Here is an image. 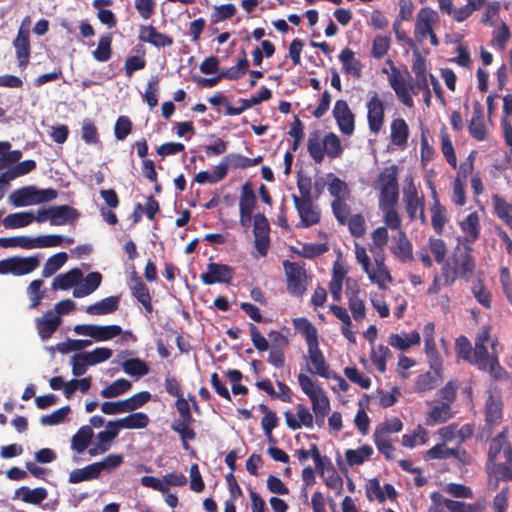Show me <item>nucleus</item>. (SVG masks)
Returning a JSON list of instances; mask_svg holds the SVG:
<instances>
[{
  "label": "nucleus",
  "instance_id": "obj_1",
  "mask_svg": "<svg viewBox=\"0 0 512 512\" xmlns=\"http://www.w3.org/2000/svg\"><path fill=\"white\" fill-rule=\"evenodd\" d=\"M372 243L369 245V251L373 257V263L364 246L355 243V257L362 270L366 273L368 279L376 284L380 290H386L387 284L393 281V278L385 264L384 248L388 243L389 234L386 227H377L371 234Z\"/></svg>",
  "mask_w": 512,
  "mask_h": 512
},
{
  "label": "nucleus",
  "instance_id": "obj_2",
  "mask_svg": "<svg viewBox=\"0 0 512 512\" xmlns=\"http://www.w3.org/2000/svg\"><path fill=\"white\" fill-rule=\"evenodd\" d=\"M487 465L502 480H512V447L507 442L505 431L491 439L488 448Z\"/></svg>",
  "mask_w": 512,
  "mask_h": 512
},
{
  "label": "nucleus",
  "instance_id": "obj_3",
  "mask_svg": "<svg viewBox=\"0 0 512 512\" xmlns=\"http://www.w3.org/2000/svg\"><path fill=\"white\" fill-rule=\"evenodd\" d=\"M307 149L311 158L320 164L327 155L331 159L339 158L343 153L340 138L333 132L326 134L323 139L318 132L309 135Z\"/></svg>",
  "mask_w": 512,
  "mask_h": 512
},
{
  "label": "nucleus",
  "instance_id": "obj_4",
  "mask_svg": "<svg viewBox=\"0 0 512 512\" xmlns=\"http://www.w3.org/2000/svg\"><path fill=\"white\" fill-rule=\"evenodd\" d=\"M375 188L379 191L378 204L398 202V167L396 165L385 167L377 176Z\"/></svg>",
  "mask_w": 512,
  "mask_h": 512
},
{
  "label": "nucleus",
  "instance_id": "obj_5",
  "mask_svg": "<svg viewBox=\"0 0 512 512\" xmlns=\"http://www.w3.org/2000/svg\"><path fill=\"white\" fill-rule=\"evenodd\" d=\"M56 197L57 191L52 188L40 190L34 186H26L13 191L9 196V201L15 207H25L49 202Z\"/></svg>",
  "mask_w": 512,
  "mask_h": 512
},
{
  "label": "nucleus",
  "instance_id": "obj_6",
  "mask_svg": "<svg viewBox=\"0 0 512 512\" xmlns=\"http://www.w3.org/2000/svg\"><path fill=\"white\" fill-rule=\"evenodd\" d=\"M439 23L438 13L430 7L421 8L417 14L414 25V36L422 42L429 38L433 46L439 45V40L434 33V27Z\"/></svg>",
  "mask_w": 512,
  "mask_h": 512
},
{
  "label": "nucleus",
  "instance_id": "obj_7",
  "mask_svg": "<svg viewBox=\"0 0 512 512\" xmlns=\"http://www.w3.org/2000/svg\"><path fill=\"white\" fill-rule=\"evenodd\" d=\"M40 257L38 255L28 257H10L0 260V274H13L23 276L33 272L39 267Z\"/></svg>",
  "mask_w": 512,
  "mask_h": 512
},
{
  "label": "nucleus",
  "instance_id": "obj_8",
  "mask_svg": "<svg viewBox=\"0 0 512 512\" xmlns=\"http://www.w3.org/2000/svg\"><path fill=\"white\" fill-rule=\"evenodd\" d=\"M490 339V328L482 326L474 340V350L472 354L471 364L478 367L480 370H486L488 361L491 359V353L488 352L487 346Z\"/></svg>",
  "mask_w": 512,
  "mask_h": 512
},
{
  "label": "nucleus",
  "instance_id": "obj_9",
  "mask_svg": "<svg viewBox=\"0 0 512 512\" xmlns=\"http://www.w3.org/2000/svg\"><path fill=\"white\" fill-rule=\"evenodd\" d=\"M285 274L287 277V289L295 295L301 296L306 291V271L298 263H284Z\"/></svg>",
  "mask_w": 512,
  "mask_h": 512
},
{
  "label": "nucleus",
  "instance_id": "obj_10",
  "mask_svg": "<svg viewBox=\"0 0 512 512\" xmlns=\"http://www.w3.org/2000/svg\"><path fill=\"white\" fill-rule=\"evenodd\" d=\"M366 109L369 130L373 134H378L384 125L385 108L383 101L376 92L372 94L366 103Z\"/></svg>",
  "mask_w": 512,
  "mask_h": 512
},
{
  "label": "nucleus",
  "instance_id": "obj_11",
  "mask_svg": "<svg viewBox=\"0 0 512 512\" xmlns=\"http://www.w3.org/2000/svg\"><path fill=\"white\" fill-rule=\"evenodd\" d=\"M389 84L394 90L397 98L403 105H405L408 108H412L414 106L411 82L408 83L406 79L402 76L401 72L395 66H392L391 68Z\"/></svg>",
  "mask_w": 512,
  "mask_h": 512
},
{
  "label": "nucleus",
  "instance_id": "obj_12",
  "mask_svg": "<svg viewBox=\"0 0 512 512\" xmlns=\"http://www.w3.org/2000/svg\"><path fill=\"white\" fill-rule=\"evenodd\" d=\"M295 208L300 217V225L302 227H310L320 221V211L313 204L312 199H298L297 195H292Z\"/></svg>",
  "mask_w": 512,
  "mask_h": 512
},
{
  "label": "nucleus",
  "instance_id": "obj_13",
  "mask_svg": "<svg viewBox=\"0 0 512 512\" xmlns=\"http://www.w3.org/2000/svg\"><path fill=\"white\" fill-rule=\"evenodd\" d=\"M285 422L291 430H299L302 427L312 429L314 426V417L309 408L304 404L296 405V413L291 411L284 412Z\"/></svg>",
  "mask_w": 512,
  "mask_h": 512
},
{
  "label": "nucleus",
  "instance_id": "obj_14",
  "mask_svg": "<svg viewBox=\"0 0 512 512\" xmlns=\"http://www.w3.org/2000/svg\"><path fill=\"white\" fill-rule=\"evenodd\" d=\"M333 116L341 133L347 136L353 134L355 129L354 115L345 100L336 101Z\"/></svg>",
  "mask_w": 512,
  "mask_h": 512
},
{
  "label": "nucleus",
  "instance_id": "obj_15",
  "mask_svg": "<svg viewBox=\"0 0 512 512\" xmlns=\"http://www.w3.org/2000/svg\"><path fill=\"white\" fill-rule=\"evenodd\" d=\"M233 277V268L225 264L211 262L207 266L206 273L201 274L200 279L205 285L215 283H229Z\"/></svg>",
  "mask_w": 512,
  "mask_h": 512
},
{
  "label": "nucleus",
  "instance_id": "obj_16",
  "mask_svg": "<svg viewBox=\"0 0 512 512\" xmlns=\"http://www.w3.org/2000/svg\"><path fill=\"white\" fill-rule=\"evenodd\" d=\"M35 324L41 340L47 341L61 326L62 318L52 310H47L41 317L35 319Z\"/></svg>",
  "mask_w": 512,
  "mask_h": 512
},
{
  "label": "nucleus",
  "instance_id": "obj_17",
  "mask_svg": "<svg viewBox=\"0 0 512 512\" xmlns=\"http://www.w3.org/2000/svg\"><path fill=\"white\" fill-rule=\"evenodd\" d=\"M412 72L415 75V79L411 82V90L414 95L419 93V89H426L429 85L431 73L427 72L426 59L419 53H414V60L412 63Z\"/></svg>",
  "mask_w": 512,
  "mask_h": 512
},
{
  "label": "nucleus",
  "instance_id": "obj_18",
  "mask_svg": "<svg viewBox=\"0 0 512 512\" xmlns=\"http://www.w3.org/2000/svg\"><path fill=\"white\" fill-rule=\"evenodd\" d=\"M469 134L477 141H484L488 136V129L484 121L483 106L480 102L473 104L472 117L468 124Z\"/></svg>",
  "mask_w": 512,
  "mask_h": 512
},
{
  "label": "nucleus",
  "instance_id": "obj_19",
  "mask_svg": "<svg viewBox=\"0 0 512 512\" xmlns=\"http://www.w3.org/2000/svg\"><path fill=\"white\" fill-rule=\"evenodd\" d=\"M138 39L141 42L149 43L156 48L169 47L173 44V39L169 35L160 33L154 26L141 25L139 28Z\"/></svg>",
  "mask_w": 512,
  "mask_h": 512
},
{
  "label": "nucleus",
  "instance_id": "obj_20",
  "mask_svg": "<svg viewBox=\"0 0 512 512\" xmlns=\"http://www.w3.org/2000/svg\"><path fill=\"white\" fill-rule=\"evenodd\" d=\"M255 204L256 196L249 185L245 184L242 187L239 200L240 222L243 226L250 223Z\"/></svg>",
  "mask_w": 512,
  "mask_h": 512
},
{
  "label": "nucleus",
  "instance_id": "obj_21",
  "mask_svg": "<svg viewBox=\"0 0 512 512\" xmlns=\"http://www.w3.org/2000/svg\"><path fill=\"white\" fill-rule=\"evenodd\" d=\"M308 346V358L312 366L310 372L321 377L329 378V369L325 361L324 355L319 349V341L312 342Z\"/></svg>",
  "mask_w": 512,
  "mask_h": 512
},
{
  "label": "nucleus",
  "instance_id": "obj_22",
  "mask_svg": "<svg viewBox=\"0 0 512 512\" xmlns=\"http://www.w3.org/2000/svg\"><path fill=\"white\" fill-rule=\"evenodd\" d=\"M463 239L467 243H474L480 236V217L477 212H471L459 222Z\"/></svg>",
  "mask_w": 512,
  "mask_h": 512
},
{
  "label": "nucleus",
  "instance_id": "obj_23",
  "mask_svg": "<svg viewBox=\"0 0 512 512\" xmlns=\"http://www.w3.org/2000/svg\"><path fill=\"white\" fill-rule=\"evenodd\" d=\"M393 239L395 245L391 247V252L402 262L411 261L413 259V248L406 232H397Z\"/></svg>",
  "mask_w": 512,
  "mask_h": 512
},
{
  "label": "nucleus",
  "instance_id": "obj_24",
  "mask_svg": "<svg viewBox=\"0 0 512 512\" xmlns=\"http://www.w3.org/2000/svg\"><path fill=\"white\" fill-rule=\"evenodd\" d=\"M83 279V273L78 268H73L66 273L56 276L51 284L53 290H68L76 287Z\"/></svg>",
  "mask_w": 512,
  "mask_h": 512
},
{
  "label": "nucleus",
  "instance_id": "obj_25",
  "mask_svg": "<svg viewBox=\"0 0 512 512\" xmlns=\"http://www.w3.org/2000/svg\"><path fill=\"white\" fill-rule=\"evenodd\" d=\"M409 127L403 118L393 119L390 124L391 143L401 149L407 146Z\"/></svg>",
  "mask_w": 512,
  "mask_h": 512
},
{
  "label": "nucleus",
  "instance_id": "obj_26",
  "mask_svg": "<svg viewBox=\"0 0 512 512\" xmlns=\"http://www.w3.org/2000/svg\"><path fill=\"white\" fill-rule=\"evenodd\" d=\"M13 47L15 49L18 67L23 71L28 66L30 59L31 46L29 35L17 34L16 38L13 40Z\"/></svg>",
  "mask_w": 512,
  "mask_h": 512
},
{
  "label": "nucleus",
  "instance_id": "obj_27",
  "mask_svg": "<svg viewBox=\"0 0 512 512\" xmlns=\"http://www.w3.org/2000/svg\"><path fill=\"white\" fill-rule=\"evenodd\" d=\"M298 383L302 392L310 399L311 404L327 396L320 384L306 374L300 373L298 375Z\"/></svg>",
  "mask_w": 512,
  "mask_h": 512
},
{
  "label": "nucleus",
  "instance_id": "obj_28",
  "mask_svg": "<svg viewBox=\"0 0 512 512\" xmlns=\"http://www.w3.org/2000/svg\"><path fill=\"white\" fill-rule=\"evenodd\" d=\"M398 202H389L378 204L379 209L383 214V222L385 224L384 227L391 230H396L397 232L403 231L401 229L402 220L399 213L396 210V204Z\"/></svg>",
  "mask_w": 512,
  "mask_h": 512
},
{
  "label": "nucleus",
  "instance_id": "obj_29",
  "mask_svg": "<svg viewBox=\"0 0 512 512\" xmlns=\"http://www.w3.org/2000/svg\"><path fill=\"white\" fill-rule=\"evenodd\" d=\"M73 290L75 298H83L92 294L100 286L102 282V275L99 272H90Z\"/></svg>",
  "mask_w": 512,
  "mask_h": 512
},
{
  "label": "nucleus",
  "instance_id": "obj_30",
  "mask_svg": "<svg viewBox=\"0 0 512 512\" xmlns=\"http://www.w3.org/2000/svg\"><path fill=\"white\" fill-rule=\"evenodd\" d=\"M420 340V334L417 331H413L409 334L393 333L389 336L388 343L400 351H405L411 346L418 345Z\"/></svg>",
  "mask_w": 512,
  "mask_h": 512
},
{
  "label": "nucleus",
  "instance_id": "obj_31",
  "mask_svg": "<svg viewBox=\"0 0 512 512\" xmlns=\"http://www.w3.org/2000/svg\"><path fill=\"white\" fill-rule=\"evenodd\" d=\"M47 490L43 487L31 489L22 486L15 491V497L21 499L23 502L33 505H38L47 498Z\"/></svg>",
  "mask_w": 512,
  "mask_h": 512
},
{
  "label": "nucleus",
  "instance_id": "obj_32",
  "mask_svg": "<svg viewBox=\"0 0 512 512\" xmlns=\"http://www.w3.org/2000/svg\"><path fill=\"white\" fill-rule=\"evenodd\" d=\"M51 225H64L78 218L76 209L68 205H59L51 207Z\"/></svg>",
  "mask_w": 512,
  "mask_h": 512
},
{
  "label": "nucleus",
  "instance_id": "obj_33",
  "mask_svg": "<svg viewBox=\"0 0 512 512\" xmlns=\"http://www.w3.org/2000/svg\"><path fill=\"white\" fill-rule=\"evenodd\" d=\"M339 60L342 63L345 73L356 78L361 77L362 65L360 61L355 58L354 52L351 49H343L339 55Z\"/></svg>",
  "mask_w": 512,
  "mask_h": 512
},
{
  "label": "nucleus",
  "instance_id": "obj_34",
  "mask_svg": "<svg viewBox=\"0 0 512 512\" xmlns=\"http://www.w3.org/2000/svg\"><path fill=\"white\" fill-rule=\"evenodd\" d=\"M118 429H142L149 424V417L143 412H136L114 420Z\"/></svg>",
  "mask_w": 512,
  "mask_h": 512
},
{
  "label": "nucleus",
  "instance_id": "obj_35",
  "mask_svg": "<svg viewBox=\"0 0 512 512\" xmlns=\"http://www.w3.org/2000/svg\"><path fill=\"white\" fill-rule=\"evenodd\" d=\"M119 297L110 296L102 299L85 308L86 313L90 315H106L111 314L118 309Z\"/></svg>",
  "mask_w": 512,
  "mask_h": 512
},
{
  "label": "nucleus",
  "instance_id": "obj_36",
  "mask_svg": "<svg viewBox=\"0 0 512 512\" xmlns=\"http://www.w3.org/2000/svg\"><path fill=\"white\" fill-rule=\"evenodd\" d=\"M359 290H348L346 292L348 299V307L355 321L361 322L366 317V306L362 299L358 296Z\"/></svg>",
  "mask_w": 512,
  "mask_h": 512
},
{
  "label": "nucleus",
  "instance_id": "obj_37",
  "mask_svg": "<svg viewBox=\"0 0 512 512\" xmlns=\"http://www.w3.org/2000/svg\"><path fill=\"white\" fill-rule=\"evenodd\" d=\"M94 435L93 429L88 426H82L71 439V448L77 453H83L90 444V441Z\"/></svg>",
  "mask_w": 512,
  "mask_h": 512
},
{
  "label": "nucleus",
  "instance_id": "obj_38",
  "mask_svg": "<svg viewBox=\"0 0 512 512\" xmlns=\"http://www.w3.org/2000/svg\"><path fill=\"white\" fill-rule=\"evenodd\" d=\"M374 450L369 445H362L357 449H347L345 458L349 466H358L369 460Z\"/></svg>",
  "mask_w": 512,
  "mask_h": 512
},
{
  "label": "nucleus",
  "instance_id": "obj_39",
  "mask_svg": "<svg viewBox=\"0 0 512 512\" xmlns=\"http://www.w3.org/2000/svg\"><path fill=\"white\" fill-rule=\"evenodd\" d=\"M328 191L334 200H348L350 197V190L345 181L334 176L332 173L328 174Z\"/></svg>",
  "mask_w": 512,
  "mask_h": 512
},
{
  "label": "nucleus",
  "instance_id": "obj_40",
  "mask_svg": "<svg viewBox=\"0 0 512 512\" xmlns=\"http://www.w3.org/2000/svg\"><path fill=\"white\" fill-rule=\"evenodd\" d=\"M34 221L32 212H17L7 215L3 219V225L7 229L26 227Z\"/></svg>",
  "mask_w": 512,
  "mask_h": 512
},
{
  "label": "nucleus",
  "instance_id": "obj_41",
  "mask_svg": "<svg viewBox=\"0 0 512 512\" xmlns=\"http://www.w3.org/2000/svg\"><path fill=\"white\" fill-rule=\"evenodd\" d=\"M452 416L451 407L448 403H441L435 405L426 418V424L433 426L435 424L443 423L449 420Z\"/></svg>",
  "mask_w": 512,
  "mask_h": 512
},
{
  "label": "nucleus",
  "instance_id": "obj_42",
  "mask_svg": "<svg viewBox=\"0 0 512 512\" xmlns=\"http://www.w3.org/2000/svg\"><path fill=\"white\" fill-rule=\"evenodd\" d=\"M100 476L98 466L92 463L84 468L75 469L69 474V483L76 484L83 481L97 479Z\"/></svg>",
  "mask_w": 512,
  "mask_h": 512
},
{
  "label": "nucleus",
  "instance_id": "obj_43",
  "mask_svg": "<svg viewBox=\"0 0 512 512\" xmlns=\"http://www.w3.org/2000/svg\"><path fill=\"white\" fill-rule=\"evenodd\" d=\"M132 387V383L125 379L119 378L113 381L110 385L101 390L100 395L103 398H116L128 392Z\"/></svg>",
  "mask_w": 512,
  "mask_h": 512
},
{
  "label": "nucleus",
  "instance_id": "obj_44",
  "mask_svg": "<svg viewBox=\"0 0 512 512\" xmlns=\"http://www.w3.org/2000/svg\"><path fill=\"white\" fill-rule=\"evenodd\" d=\"M502 401L500 397L490 395L486 401V421L489 424H496L502 418Z\"/></svg>",
  "mask_w": 512,
  "mask_h": 512
},
{
  "label": "nucleus",
  "instance_id": "obj_45",
  "mask_svg": "<svg viewBox=\"0 0 512 512\" xmlns=\"http://www.w3.org/2000/svg\"><path fill=\"white\" fill-rule=\"evenodd\" d=\"M123 371L132 377L140 378L149 372V367L143 360L139 358H131L122 362Z\"/></svg>",
  "mask_w": 512,
  "mask_h": 512
},
{
  "label": "nucleus",
  "instance_id": "obj_46",
  "mask_svg": "<svg viewBox=\"0 0 512 512\" xmlns=\"http://www.w3.org/2000/svg\"><path fill=\"white\" fill-rule=\"evenodd\" d=\"M225 160L228 162V165L231 168L245 169L260 164L263 161V156L258 155L254 158H248L237 153H231L225 157Z\"/></svg>",
  "mask_w": 512,
  "mask_h": 512
},
{
  "label": "nucleus",
  "instance_id": "obj_47",
  "mask_svg": "<svg viewBox=\"0 0 512 512\" xmlns=\"http://www.w3.org/2000/svg\"><path fill=\"white\" fill-rule=\"evenodd\" d=\"M492 201L496 215L512 229V204L499 195H493Z\"/></svg>",
  "mask_w": 512,
  "mask_h": 512
},
{
  "label": "nucleus",
  "instance_id": "obj_48",
  "mask_svg": "<svg viewBox=\"0 0 512 512\" xmlns=\"http://www.w3.org/2000/svg\"><path fill=\"white\" fill-rule=\"evenodd\" d=\"M295 329L301 333L307 345L318 340V332L315 326L304 317L296 318L293 320Z\"/></svg>",
  "mask_w": 512,
  "mask_h": 512
},
{
  "label": "nucleus",
  "instance_id": "obj_49",
  "mask_svg": "<svg viewBox=\"0 0 512 512\" xmlns=\"http://www.w3.org/2000/svg\"><path fill=\"white\" fill-rule=\"evenodd\" d=\"M428 441V431L421 426L411 433L402 436V445L407 448H414L418 445H424Z\"/></svg>",
  "mask_w": 512,
  "mask_h": 512
},
{
  "label": "nucleus",
  "instance_id": "obj_50",
  "mask_svg": "<svg viewBox=\"0 0 512 512\" xmlns=\"http://www.w3.org/2000/svg\"><path fill=\"white\" fill-rule=\"evenodd\" d=\"M391 357L390 349L385 345L373 346L371 349V360L381 373L386 371V361Z\"/></svg>",
  "mask_w": 512,
  "mask_h": 512
},
{
  "label": "nucleus",
  "instance_id": "obj_51",
  "mask_svg": "<svg viewBox=\"0 0 512 512\" xmlns=\"http://www.w3.org/2000/svg\"><path fill=\"white\" fill-rule=\"evenodd\" d=\"M68 256L65 252H59L49 257L43 267L42 276L48 278L56 273L67 261Z\"/></svg>",
  "mask_w": 512,
  "mask_h": 512
},
{
  "label": "nucleus",
  "instance_id": "obj_52",
  "mask_svg": "<svg viewBox=\"0 0 512 512\" xmlns=\"http://www.w3.org/2000/svg\"><path fill=\"white\" fill-rule=\"evenodd\" d=\"M44 282L41 279L33 280L27 287L26 293L31 300L29 309H37L45 296V291L42 290Z\"/></svg>",
  "mask_w": 512,
  "mask_h": 512
},
{
  "label": "nucleus",
  "instance_id": "obj_53",
  "mask_svg": "<svg viewBox=\"0 0 512 512\" xmlns=\"http://www.w3.org/2000/svg\"><path fill=\"white\" fill-rule=\"evenodd\" d=\"M374 443L387 460L394 459L395 447L392 444L390 436L383 435L381 433H373Z\"/></svg>",
  "mask_w": 512,
  "mask_h": 512
},
{
  "label": "nucleus",
  "instance_id": "obj_54",
  "mask_svg": "<svg viewBox=\"0 0 512 512\" xmlns=\"http://www.w3.org/2000/svg\"><path fill=\"white\" fill-rule=\"evenodd\" d=\"M0 247H19L26 250L34 249L33 237L30 236H15V237H2L0 238Z\"/></svg>",
  "mask_w": 512,
  "mask_h": 512
},
{
  "label": "nucleus",
  "instance_id": "obj_55",
  "mask_svg": "<svg viewBox=\"0 0 512 512\" xmlns=\"http://www.w3.org/2000/svg\"><path fill=\"white\" fill-rule=\"evenodd\" d=\"M248 67L249 62L246 59L245 53L243 52V57L239 59L237 65L232 66L228 69H223L220 72V77L222 79L236 80L247 72Z\"/></svg>",
  "mask_w": 512,
  "mask_h": 512
},
{
  "label": "nucleus",
  "instance_id": "obj_56",
  "mask_svg": "<svg viewBox=\"0 0 512 512\" xmlns=\"http://www.w3.org/2000/svg\"><path fill=\"white\" fill-rule=\"evenodd\" d=\"M312 459L320 476H325L328 471L334 468L330 458L322 456L316 444H312Z\"/></svg>",
  "mask_w": 512,
  "mask_h": 512
},
{
  "label": "nucleus",
  "instance_id": "obj_57",
  "mask_svg": "<svg viewBox=\"0 0 512 512\" xmlns=\"http://www.w3.org/2000/svg\"><path fill=\"white\" fill-rule=\"evenodd\" d=\"M70 406H63L51 414L43 415L40 417V424L43 426H54L65 421L68 414L70 413Z\"/></svg>",
  "mask_w": 512,
  "mask_h": 512
},
{
  "label": "nucleus",
  "instance_id": "obj_58",
  "mask_svg": "<svg viewBox=\"0 0 512 512\" xmlns=\"http://www.w3.org/2000/svg\"><path fill=\"white\" fill-rule=\"evenodd\" d=\"M446 221V209L439 202H435L431 207V224L434 230L441 233Z\"/></svg>",
  "mask_w": 512,
  "mask_h": 512
},
{
  "label": "nucleus",
  "instance_id": "obj_59",
  "mask_svg": "<svg viewBox=\"0 0 512 512\" xmlns=\"http://www.w3.org/2000/svg\"><path fill=\"white\" fill-rule=\"evenodd\" d=\"M111 43L112 38L110 35L102 36L99 39L96 50L93 51V57L99 62H106L111 57Z\"/></svg>",
  "mask_w": 512,
  "mask_h": 512
},
{
  "label": "nucleus",
  "instance_id": "obj_60",
  "mask_svg": "<svg viewBox=\"0 0 512 512\" xmlns=\"http://www.w3.org/2000/svg\"><path fill=\"white\" fill-rule=\"evenodd\" d=\"M391 38L388 35H377L372 43L371 55L376 59L383 58L390 49Z\"/></svg>",
  "mask_w": 512,
  "mask_h": 512
},
{
  "label": "nucleus",
  "instance_id": "obj_61",
  "mask_svg": "<svg viewBox=\"0 0 512 512\" xmlns=\"http://www.w3.org/2000/svg\"><path fill=\"white\" fill-rule=\"evenodd\" d=\"M119 429L117 425L115 424V421H108L106 424V429L103 431H100L97 434V441L98 444L104 447H108V450L110 449L111 442L118 436Z\"/></svg>",
  "mask_w": 512,
  "mask_h": 512
},
{
  "label": "nucleus",
  "instance_id": "obj_62",
  "mask_svg": "<svg viewBox=\"0 0 512 512\" xmlns=\"http://www.w3.org/2000/svg\"><path fill=\"white\" fill-rule=\"evenodd\" d=\"M455 262L458 265L460 277L468 281L475 268L472 257L468 253H464L456 257Z\"/></svg>",
  "mask_w": 512,
  "mask_h": 512
},
{
  "label": "nucleus",
  "instance_id": "obj_63",
  "mask_svg": "<svg viewBox=\"0 0 512 512\" xmlns=\"http://www.w3.org/2000/svg\"><path fill=\"white\" fill-rule=\"evenodd\" d=\"M70 365L72 367V374L75 377L84 375L87 371L90 362L84 352L74 354L70 358Z\"/></svg>",
  "mask_w": 512,
  "mask_h": 512
},
{
  "label": "nucleus",
  "instance_id": "obj_64",
  "mask_svg": "<svg viewBox=\"0 0 512 512\" xmlns=\"http://www.w3.org/2000/svg\"><path fill=\"white\" fill-rule=\"evenodd\" d=\"M446 508L449 512H482L480 505L465 503L446 498Z\"/></svg>",
  "mask_w": 512,
  "mask_h": 512
}]
</instances>
